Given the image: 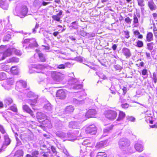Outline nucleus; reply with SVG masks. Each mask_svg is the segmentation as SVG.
<instances>
[{
    "mask_svg": "<svg viewBox=\"0 0 157 157\" xmlns=\"http://www.w3.org/2000/svg\"><path fill=\"white\" fill-rule=\"evenodd\" d=\"M0 53H3V56L0 58V61L5 59V57L10 55V45H3L0 46Z\"/></svg>",
    "mask_w": 157,
    "mask_h": 157,
    "instance_id": "nucleus-1",
    "label": "nucleus"
},
{
    "mask_svg": "<svg viewBox=\"0 0 157 157\" xmlns=\"http://www.w3.org/2000/svg\"><path fill=\"white\" fill-rule=\"evenodd\" d=\"M119 146L120 148L122 149H125L126 153L127 154L128 147L130 145V141L128 139L126 138H122L120 139L119 142Z\"/></svg>",
    "mask_w": 157,
    "mask_h": 157,
    "instance_id": "nucleus-2",
    "label": "nucleus"
},
{
    "mask_svg": "<svg viewBox=\"0 0 157 157\" xmlns=\"http://www.w3.org/2000/svg\"><path fill=\"white\" fill-rule=\"evenodd\" d=\"M28 43H29V44L28 47H25V49L31 48L33 47H36L38 46L35 39L33 38L25 39L22 42L23 47L25 46V44Z\"/></svg>",
    "mask_w": 157,
    "mask_h": 157,
    "instance_id": "nucleus-3",
    "label": "nucleus"
},
{
    "mask_svg": "<svg viewBox=\"0 0 157 157\" xmlns=\"http://www.w3.org/2000/svg\"><path fill=\"white\" fill-rule=\"evenodd\" d=\"M44 66L42 64L33 65L31 66V68L29 69V72L30 73H33V71L37 73L41 72V71L44 68Z\"/></svg>",
    "mask_w": 157,
    "mask_h": 157,
    "instance_id": "nucleus-4",
    "label": "nucleus"
},
{
    "mask_svg": "<svg viewBox=\"0 0 157 157\" xmlns=\"http://www.w3.org/2000/svg\"><path fill=\"white\" fill-rule=\"evenodd\" d=\"M86 132L87 133L95 134L97 132V128L94 124H91L87 127Z\"/></svg>",
    "mask_w": 157,
    "mask_h": 157,
    "instance_id": "nucleus-5",
    "label": "nucleus"
},
{
    "mask_svg": "<svg viewBox=\"0 0 157 157\" xmlns=\"http://www.w3.org/2000/svg\"><path fill=\"white\" fill-rule=\"evenodd\" d=\"M117 116V113L116 111L109 110L107 111L105 115L106 117L109 119L114 120L115 119Z\"/></svg>",
    "mask_w": 157,
    "mask_h": 157,
    "instance_id": "nucleus-6",
    "label": "nucleus"
},
{
    "mask_svg": "<svg viewBox=\"0 0 157 157\" xmlns=\"http://www.w3.org/2000/svg\"><path fill=\"white\" fill-rule=\"evenodd\" d=\"M27 85L25 81L22 80H20L17 81L16 83V89L18 90L19 89L22 88H26Z\"/></svg>",
    "mask_w": 157,
    "mask_h": 157,
    "instance_id": "nucleus-7",
    "label": "nucleus"
},
{
    "mask_svg": "<svg viewBox=\"0 0 157 157\" xmlns=\"http://www.w3.org/2000/svg\"><path fill=\"white\" fill-rule=\"evenodd\" d=\"M56 96L59 99H64L66 97L65 91L62 89L59 90L56 93Z\"/></svg>",
    "mask_w": 157,
    "mask_h": 157,
    "instance_id": "nucleus-8",
    "label": "nucleus"
},
{
    "mask_svg": "<svg viewBox=\"0 0 157 157\" xmlns=\"http://www.w3.org/2000/svg\"><path fill=\"white\" fill-rule=\"evenodd\" d=\"M97 114V111L95 109H89L86 112V116L88 118L94 117Z\"/></svg>",
    "mask_w": 157,
    "mask_h": 157,
    "instance_id": "nucleus-9",
    "label": "nucleus"
},
{
    "mask_svg": "<svg viewBox=\"0 0 157 157\" xmlns=\"http://www.w3.org/2000/svg\"><path fill=\"white\" fill-rule=\"evenodd\" d=\"M53 80L57 82H60L61 80V74L58 72H54L52 75Z\"/></svg>",
    "mask_w": 157,
    "mask_h": 157,
    "instance_id": "nucleus-10",
    "label": "nucleus"
},
{
    "mask_svg": "<svg viewBox=\"0 0 157 157\" xmlns=\"http://www.w3.org/2000/svg\"><path fill=\"white\" fill-rule=\"evenodd\" d=\"M28 12V9L25 6H22L21 9L20 13L19 16L21 18L25 17L27 14Z\"/></svg>",
    "mask_w": 157,
    "mask_h": 157,
    "instance_id": "nucleus-11",
    "label": "nucleus"
},
{
    "mask_svg": "<svg viewBox=\"0 0 157 157\" xmlns=\"http://www.w3.org/2000/svg\"><path fill=\"white\" fill-rule=\"evenodd\" d=\"M5 142L2 146L1 149H0V152L2 151V150L5 149L6 147L10 144V139L9 137V136L5 135L4 136Z\"/></svg>",
    "mask_w": 157,
    "mask_h": 157,
    "instance_id": "nucleus-12",
    "label": "nucleus"
},
{
    "mask_svg": "<svg viewBox=\"0 0 157 157\" xmlns=\"http://www.w3.org/2000/svg\"><path fill=\"white\" fill-rule=\"evenodd\" d=\"M147 6L151 11L156 10L157 6L154 2L153 0H149L147 2Z\"/></svg>",
    "mask_w": 157,
    "mask_h": 157,
    "instance_id": "nucleus-13",
    "label": "nucleus"
},
{
    "mask_svg": "<svg viewBox=\"0 0 157 157\" xmlns=\"http://www.w3.org/2000/svg\"><path fill=\"white\" fill-rule=\"evenodd\" d=\"M63 13V11L60 10L56 15H52V18L55 21L60 22V23H61L62 20H60V19L62 17L61 15H62Z\"/></svg>",
    "mask_w": 157,
    "mask_h": 157,
    "instance_id": "nucleus-14",
    "label": "nucleus"
},
{
    "mask_svg": "<svg viewBox=\"0 0 157 157\" xmlns=\"http://www.w3.org/2000/svg\"><path fill=\"white\" fill-rule=\"evenodd\" d=\"M122 52L126 58H129L131 56L130 50L126 48H124L122 50Z\"/></svg>",
    "mask_w": 157,
    "mask_h": 157,
    "instance_id": "nucleus-15",
    "label": "nucleus"
},
{
    "mask_svg": "<svg viewBox=\"0 0 157 157\" xmlns=\"http://www.w3.org/2000/svg\"><path fill=\"white\" fill-rule=\"evenodd\" d=\"M0 7L4 10H7L9 7V4L6 0H0Z\"/></svg>",
    "mask_w": 157,
    "mask_h": 157,
    "instance_id": "nucleus-16",
    "label": "nucleus"
},
{
    "mask_svg": "<svg viewBox=\"0 0 157 157\" xmlns=\"http://www.w3.org/2000/svg\"><path fill=\"white\" fill-rule=\"evenodd\" d=\"M22 108L24 111L30 114L32 117H35L34 114L33 113V112L27 105H23Z\"/></svg>",
    "mask_w": 157,
    "mask_h": 157,
    "instance_id": "nucleus-17",
    "label": "nucleus"
},
{
    "mask_svg": "<svg viewBox=\"0 0 157 157\" xmlns=\"http://www.w3.org/2000/svg\"><path fill=\"white\" fill-rule=\"evenodd\" d=\"M79 123L77 122L71 121L69 123L68 127L71 128H78L79 127Z\"/></svg>",
    "mask_w": 157,
    "mask_h": 157,
    "instance_id": "nucleus-18",
    "label": "nucleus"
},
{
    "mask_svg": "<svg viewBox=\"0 0 157 157\" xmlns=\"http://www.w3.org/2000/svg\"><path fill=\"white\" fill-rule=\"evenodd\" d=\"M113 126L112 125H109L107 127L103 130V136H105L107 135L109 131L112 130Z\"/></svg>",
    "mask_w": 157,
    "mask_h": 157,
    "instance_id": "nucleus-19",
    "label": "nucleus"
},
{
    "mask_svg": "<svg viewBox=\"0 0 157 157\" xmlns=\"http://www.w3.org/2000/svg\"><path fill=\"white\" fill-rule=\"evenodd\" d=\"M136 150L138 151L141 152L143 150V146L140 143L137 142L136 143L134 146Z\"/></svg>",
    "mask_w": 157,
    "mask_h": 157,
    "instance_id": "nucleus-20",
    "label": "nucleus"
},
{
    "mask_svg": "<svg viewBox=\"0 0 157 157\" xmlns=\"http://www.w3.org/2000/svg\"><path fill=\"white\" fill-rule=\"evenodd\" d=\"M44 108L46 112H51L52 110V106L51 104L48 102L44 105Z\"/></svg>",
    "mask_w": 157,
    "mask_h": 157,
    "instance_id": "nucleus-21",
    "label": "nucleus"
},
{
    "mask_svg": "<svg viewBox=\"0 0 157 157\" xmlns=\"http://www.w3.org/2000/svg\"><path fill=\"white\" fill-rule=\"evenodd\" d=\"M107 145V141L105 140L104 141H101L98 143L96 146V147L97 148H100L102 147L106 146Z\"/></svg>",
    "mask_w": 157,
    "mask_h": 157,
    "instance_id": "nucleus-22",
    "label": "nucleus"
},
{
    "mask_svg": "<svg viewBox=\"0 0 157 157\" xmlns=\"http://www.w3.org/2000/svg\"><path fill=\"white\" fill-rule=\"evenodd\" d=\"M14 54L17 56H21L22 55L21 51L17 50L16 48H10V55L11 54Z\"/></svg>",
    "mask_w": 157,
    "mask_h": 157,
    "instance_id": "nucleus-23",
    "label": "nucleus"
},
{
    "mask_svg": "<svg viewBox=\"0 0 157 157\" xmlns=\"http://www.w3.org/2000/svg\"><path fill=\"white\" fill-rule=\"evenodd\" d=\"M2 86L4 87L5 89L8 90H9L10 88V80L7 79L6 81L4 82Z\"/></svg>",
    "mask_w": 157,
    "mask_h": 157,
    "instance_id": "nucleus-24",
    "label": "nucleus"
},
{
    "mask_svg": "<svg viewBox=\"0 0 157 157\" xmlns=\"http://www.w3.org/2000/svg\"><path fill=\"white\" fill-rule=\"evenodd\" d=\"M2 86L4 87L5 89L8 90H9L10 88V80L7 79L6 81L4 82Z\"/></svg>",
    "mask_w": 157,
    "mask_h": 157,
    "instance_id": "nucleus-25",
    "label": "nucleus"
},
{
    "mask_svg": "<svg viewBox=\"0 0 157 157\" xmlns=\"http://www.w3.org/2000/svg\"><path fill=\"white\" fill-rule=\"evenodd\" d=\"M39 154V152L38 151H33L31 153V154H27L26 157H38Z\"/></svg>",
    "mask_w": 157,
    "mask_h": 157,
    "instance_id": "nucleus-26",
    "label": "nucleus"
},
{
    "mask_svg": "<svg viewBox=\"0 0 157 157\" xmlns=\"http://www.w3.org/2000/svg\"><path fill=\"white\" fill-rule=\"evenodd\" d=\"M1 69L8 73V74H9V72H10V66L6 65L0 64V70Z\"/></svg>",
    "mask_w": 157,
    "mask_h": 157,
    "instance_id": "nucleus-27",
    "label": "nucleus"
},
{
    "mask_svg": "<svg viewBox=\"0 0 157 157\" xmlns=\"http://www.w3.org/2000/svg\"><path fill=\"white\" fill-rule=\"evenodd\" d=\"M24 151L22 150H18L17 151L13 156V157H23Z\"/></svg>",
    "mask_w": 157,
    "mask_h": 157,
    "instance_id": "nucleus-28",
    "label": "nucleus"
},
{
    "mask_svg": "<svg viewBox=\"0 0 157 157\" xmlns=\"http://www.w3.org/2000/svg\"><path fill=\"white\" fill-rule=\"evenodd\" d=\"M76 138L75 135L72 132H68L67 133L66 140H75Z\"/></svg>",
    "mask_w": 157,
    "mask_h": 157,
    "instance_id": "nucleus-29",
    "label": "nucleus"
},
{
    "mask_svg": "<svg viewBox=\"0 0 157 157\" xmlns=\"http://www.w3.org/2000/svg\"><path fill=\"white\" fill-rule=\"evenodd\" d=\"M74 110L73 107L72 105H69L67 106L65 110L66 114L71 113L73 112Z\"/></svg>",
    "mask_w": 157,
    "mask_h": 157,
    "instance_id": "nucleus-30",
    "label": "nucleus"
},
{
    "mask_svg": "<svg viewBox=\"0 0 157 157\" xmlns=\"http://www.w3.org/2000/svg\"><path fill=\"white\" fill-rule=\"evenodd\" d=\"M36 117L37 119H46V116L44 114L41 112H39L37 113Z\"/></svg>",
    "mask_w": 157,
    "mask_h": 157,
    "instance_id": "nucleus-31",
    "label": "nucleus"
},
{
    "mask_svg": "<svg viewBox=\"0 0 157 157\" xmlns=\"http://www.w3.org/2000/svg\"><path fill=\"white\" fill-rule=\"evenodd\" d=\"M153 40V34L149 32L147 33L146 36V40L148 42H150Z\"/></svg>",
    "mask_w": 157,
    "mask_h": 157,
    "instance_id": "nucleus-32",
    "label": "nucleus"
},
{
    "mask_svg": "<svg viewBox=\"0 0 157 157\" xmlns=\"http://www.w3.org/2000/svg\"><path fill=\"white\" fill-rule=\"evenodd\" d=\"M56 135L60 138L66 139L67 134L63 132H58L56 133Z\"/></svg>",
    "mask_w": 157,
    "mask_h": 157,
    "instance_id": "nucleus-33",
    "label": "nucleus"
},
{
    "mask_svg": "<svg viewBox=\"0 0 157 157\" xmlns=\"http://www.w3.org/2000/svg\"><path fill=\"white\" fill-rule=\"evenodd\" d=\"M10 73L16 75L18 73V71L16 66L12 67L10 68Z\"/></svg>",
    "mask_w": 157,
    "mask_h": 157,
    "instance_id": "nucleus-34",
    "label": "nucleus"
},
{
    "mask_svg": "<svg viewBox=\"0 0 157 157\" xmlns=\"http://www.w3.org/2000/svg\"><path fill=\"white\" fill-rule=\"evenodd\" d=\"M27 102L30 104V105L31 106L33 109H36V108H34V105L33 104V103H36V98H35L33 100L30 99Z\"/></svg>",
    "mask_w": 157,
    "mask_h": 157,
    "instance_id": "nucleus-35",
    "label": "nucleus"
},
{
    "mask_svg": "<svg viewBox=\"0 0 157 157\" xmlns=\"http://www.w3.org/2000/svg\"><path fill=\"white\" fill-rule=\"evenodd\" d=\"M78 23L77 21H75L72 22L70 24V27L74 29H77L78 28Z\"/></svg>",
    "mask_w": 157,
    "mask_h": 157,
    "instance_id": "nucleus-36",
    "label": "nucleus"
},
{
    "mask_svg": "<svg viewBox=\"0 0 157 157\" xmlns=\"http://www.w3.org/2000/svg\"><path fill=\"white\" fill-rule=\"evenodd\" d=\"M37 55H38L40 60L42 62H45V59L43 54L41 52H39Z\"/></svg>",
    "mask_w": 157,
    "mask_h": 157,
    "instance_id": "nucleus-37",
    "label": "nucleus"
},
{
    "mask_svg": "<svg viewBox=\"0 0 157 157\" xmlns=\"http://www.w3.org/2000/svg\"><path fill=\"white\" fill-rule=\"evenodd\" d=\"M125 117V114L122 112L120 111L118 119H117V121H120L122 119Z\"/></svg>",
    "mask_w": 157,
    "mask_h": 157,
    "instance_id": "nucleus-38",
    "label": "nucleus"
},
{
    "mask_svg": "<svg viewBox=\"0 0 157 157\" xmlns=\"http://www.w3.org/2000/svg\"><path fill=\"white\" fill-rule=\"evenodd\" d=\"M81 150H80V153H85L86 152V146H84L83 145H82L80 146Z\"/></svg>",
    "mask_w": 157,
    "mask_h": 157,
    "instance_id": "nucleus-39",
    "label": "nucleus"
},
{
    "mask_svg": "<svg viewBox=\"0 0 157 157\" xmlns=\"http://www.w3.org/2000/svg\"><path fill=\"white\" fill-rule=\"evenodd\" d=\"M70 64V63H66L65 64H61L59 65H57L56 66V67L57 68L59 69H64L65 68V67L67 66V64Z\"/></svg>",
    "mask_w": 157,
    "mask_h": 157,
    "instance_id": "nucleus-40",
    "label": "nucleus"
},
{
    "mask_svg": "<svg viewBox=\"0 0 157 157\" xmlns=\"http://www.w3.org/2000/svg\"><path fill=\"white\" fill-rule=\"evenodd\" d=\"M153 42L147 43V48L150 51H151L153 48Z\"/></svg>",
    "mask_w": 157,
    "mask_h": 157,
    "instance_id": "nucleus-41",
    "label": "nucleus"
},
{
    "mask_svg": "<svg viewBox=\"0 0 157 157\" xmlns=\"http://www.w3.org/2000/svg\"><path fill=\"white\" fill-rule=\"evenodd\" d=\"M6 73L4 72L0 73V80H2L5 79L6 77Z\"/></svg>",
    "mask_w": 157,
    "mask_h": 157,
    "instance_id": "nucleus-42",
    "label": "nucleus"
},
{
    "mask_svg": "<svg viewBox=\"0 0 157 157\" xmlns=\"http://www.w3.org/2000/svg\"><path fill=\"white\" fill-rule=\"evenodd\" d=\"M10 110L17 113V109L15 105L10 106Z\"/></svg>",
    "mask_w": 157,
    "mask_h": 157,
    "instance_id": "nucleus-43",
    "label": "nucleus"
},
{
    "mask_svg": "<svg viewBox=\"0 0 157 157\" xmlns=\"http://www.w3.org/2000/svg\"><path fill=\"white\" fill-rule=\"evenodd\" d=\"M99 77L105 80L107 79V78L106 76L102 73H99L98 74H97Z\"/></svg>",
    "mask_w": 157,
    "mask_h": 157,
    "instance_id": "nucleus-44",
    "label": "nucleus"
},
{
    "mask_svg": "<svg viewBox=\"0 0 157 157\" xmlns=\"http://www.w3.org/2000/svg\"><path fill=\"white\" fill-rule=\"evenodd\" d=\"M138 4L140 7L144 6V0H137Z\"/></svg>",
    "mask_w": 157,
    "mask_h": 157,
    "instance_id": "nucleus-45",
    "label": "nucleus"
},
{
    "mask_svg": "<svg viewBox=\"0 0 157 157\" xmlns=\"http://www.w3.org/2000/svg\"><path fill=\"white\" fill-rule=\"evenodd\" d=\"M136 43L137 44L136 46L139 48L143 47L144 45L143 42L142 41L139 40H138L136 42Z\"/></svg>",
    "mask_w": 157,
    "mask_h": 157,
    "instance_id": "nucleus-46",
    "label": "nucleus"
},
{
    "mask_svg": "<svg viewBox=\"0 0 157 157\" xmlns=\"http://www.w3.org/2000/svg\"><path fill=\"white\" fill-rule=\"evenodd\" d=\"M17 136H18L17 134V133H16L15 136L17 141V146H18L21 145L22 144V143L19 140L17 137Z\"/></svg>",
    "mask_w": 157,
    "mask_h": 157,
    "instance_id": "nucleus-47",
    "label": "nucleus"
},
{
    "mask_svg": "<svg viewBox=\"0 0 157 157\" xmlns=\"http://www.w3.org/2000/svg\"><path fill=\"white\" fill-rule=\"evenodd\" d=\"M106 155L104 152H98L97 157H106Z\"/></svg>",
    "mask_w": 157,
    "mask_h": 157,
    "instance_id": "nucleus-48",
    "label": "nucleus"
},
{
    "mask_svg": "<svg viewBox=\"0 0 157 157\" xmlns=\"http://www.w3.org/2000/svg\"><path fill=\"white\" fill-rule=\"evenodd\" d=\"M19 61V59L16 57H13L10 58V62L17 63Z\"/></svg>",
    "mask_w": 157,
    "mask_h": 157,
    "instance_id": "nucleus-49",
    "label": "nucleus"
},
{
    "mask_svg": "<svg viewBox=\"0 0 157 157\" xmlns=\"http://www.w3.org/2000/svg\"><path fill=\"white\" fill-rule=\"evenodd\" d=\"M152 79L155 83H156L157 81V74L154 72L153 75Z\"/></svg>",
    "mask_w": 157,
    "mask_h": 157,
    "instance_id": "nucleus-50",
    "label": "nucleus"
},
{
    "mask_svg": "<svg viewBox=\"0 0 157 157\" xmlns=\"http://www.w3.org/2000/svg\"><path fill=\"white\" fill-rule=\"evenodd\" d=\"M74 102L77 104H80L82 103L83 102V101L79 100V99H74Z\"/></svg>",
    "mask_w": 157,
    "mask_h": 157,
    "instance_id": "nucleus-51",
    "label": "nucleus"
},
{
    "mask_svg": "<svg viewBox=\"0 0 157 157\" xmlns=\"http://www.w3.org/2000/svg\"><path fill=\"white\" fill-rule=\"evenodd\" d=\"M133 22L134 24H137L138 23V19L136 16V15L135 14L133 16Z\"/></svg>",
    "mask_w": 157,
    "mask_h": 157,
    "instance_id": "nucleus-52",
    "label": "nucleus"
},
{
    "mask_svg": "<svg viewBox=\"0 0 157 157\" xmlns=\"http://www.w3.org/2000/svg\"><path fill=\"white\" fill-rule=\"evenodd\" d=\"M82 87V86L79 84H76L75 86H73V88L75 89H80Z\"/></svg>",
    "mask_w": 157,
    "mask_h": 157,
    "instance_id": "nucleus-53",
    "label": "nucleus"
},
{
    "mask_svg": "<svg viewBox=\"0 0 157 157\" xmlns=\"http://www.w3.org/2000/svg\"><path fill=\"white\" fill-rule=\"evenodd\" d=\"M90 143L89 142H88L87 140L84 141L82 143V145H83L84 146H86V147H90L89 145Z\"/></svg>",
    "mask_w": 157,
    "mask_h": 157,
    "instance_id": "nucleus-54",
    "label": "nucleus"
},
{
    "mask_svg": "<svg viewBox=\"0 0 157 157\" xmlns=\"http://www.w3.org/2000/svg\"><path fill=\"white\" fill-rule=\"evenodd\" d=\"M51 149L52 152L55 154V155L57 154V152L56 150V148L55 147L53 146H51Z\"/></svg>",
    "mask_w": 157,
    "mask_h": 157,
    "instance_id": "nucleus-55",
    "label": "nucleus"
},
{
    "mask_svg": "<svg viewBox=\"0 0 157 157\" xmlns=\"http://www.w3.org/2000/svg\"><path fill=\"white\" fill-rule=\"evenodd\" d=\"M111 91V93L113 94H115L116 92L115 91V89L114 88V86H112L109 89Z\"/></svg>",
    "mask_w": 157,
    "mask_h": 157,
    "instance_id": "nucleus-56",
    "label": "nucleus"
},
{
    "mask_svg": "<svg viewBox=\"0 0 157 157\" xmlns=\"http://www.w3.org/2000/svg\"><path fill=\"white\" fill-rule=\"evenodd\" d=\"M132 19H130L129 17H128L125 18V21L127 23L130 24L131 23Z\"/></svg>",
    "mask_w": 157,
    "mask_h": 157,
    "instance_id": "nucleus-57",
    "label": "nucleus"
},
{
    "mask_svg": "<svg viewBox=\"0 0 157 157\" xmlns=\"http://www.w3.org/2000/svg\"><path fill=\"white\" fill-rule=\"evenodd\" d=\"M114 68L116 70H121L123 68L120 65L117 64L115 65Z\"/></svg>",
    "mask_w": 157,
    "mask_h": 157,
    "instance_id": "nucleus-58",
    "label": "nucleus"
},
{
    "mask_svg": "<svg viewBox=\"0 0 157 157\" xmlns=\"http://www.w3.org/2000/svg\"><path fill=\"white\" fill-rule=\"evenodd\" d=\"M10 39V35L8 34L6 36L4 37L3 40L4 41H8Z\"/></svg>",
    "mask_w": 157,
    "mask_h": 157,
    "instance_id": "nucleus-59",
    "label": "nucleus"
},
{
    "mask_svg": "<svg viewBox=\"0 0 157 157\" xmlns=\"http://www.w3.org/2000/svg\"><path fill=\"white\" fill-rule=\"evenodd\" d=\"M127 119L129 121H131L132 122H134L135 120V118L132 117H127Z\"/></svg>",
    "mask_w": 157,
    "mask_h": 157,
    "instance_id": "nucleus-60",
    "label": "nucleus"
},
{
    "mask_svg": "<svg viewBox=\"0 0 157 157\" xmlns=\"http://www.w3.org/2000/svg\"><path fill=\"white\" fill-rule=\"evenodd\" d=\"M0 131L3 134L6 133V132L3 126L0 124Z\"/></svg>",
    "mask_w": 157,
    "mask_h": 157,
    "instance_id": "nucleus-61",
    "label": "nucleus"
},
{
    "mask_svg": "<svg viewBox=\"0 0 157 157\" xmlns=\"http://www.w3.org/2000/svg\"><path fill=\"white\" fill-rule=\"evenodd\" d=\"M124 33L125 35V37L127 38H128L129 37V32L128 31H124Z\"/></svg>",
    "mask_w": 157,
    "mask_h": 157,
    "instance_id": "nucleus-62",
    "label": "nucleus"
},
{
    "mask_svg": "<svg viewBox=\"0 0 157 157\" xmlns=\"http://www.w3.org/2000/svg\"><path fill=\"white\" fill-rule=\"evenodd\" d=\"M39 27V25L37 24H36V25L35 26V28L33 29V33H35L36 32V30L35 29H37Z\"/></svg>",
    "mask_w": 157,
    "mask_h": 157,
    "instance_id": "nucleus-63",
    "label": "nucleus"
},
{
    "mask_svg": "<svg viewBox=\"0 0 157 157\" xmlns=\"http://www.w3.org/2000/svg\"><path fill=\"white\" fill-rule=\"evenodd\" d=\"M121 106L123 108H126L128 107V105L127 103L123 104H122Z\"/></svg>",
    "mask_w": 157,
    "mask_h": 157,
    "instance_id": "nucleus-64",
    "label": "nucleus"
}]
</instances>
